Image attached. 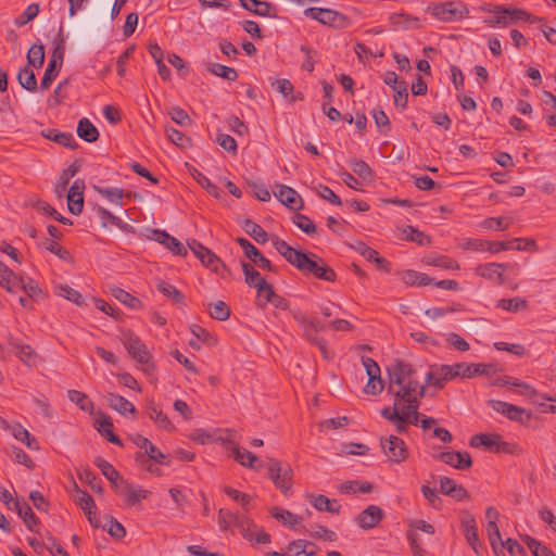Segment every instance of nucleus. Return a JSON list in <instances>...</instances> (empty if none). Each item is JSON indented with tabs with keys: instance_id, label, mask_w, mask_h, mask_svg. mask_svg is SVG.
Instances as JSON below:
<instances>
[{
	"instance_id": "0e129e2a",
	"label": "nucleus",
	"mask_w": 556,
	"mask_h": 556,
	"mask_svg": "<svg viewBox=\"0 0 556 556\" xmlns=\"http://www.w3.org/2000/svg\"><path fill=\"white\" fill-rule=\"evenodd\" d=\"M79 478L81 481L86 482L93 492H103L102 481L92 471L86 469L79 473Z\"/></svg>"
},
{
	"instance_id": "bb28decb",
	"label": "nucleus",
	"mask_w": 556,
	"mask_h": 556,
	"mask_svg": "<svg viewBox=\"0 0 556 556\" xmlns=\"http://www.w3.org/2000/svg\"><path fill=\"white\" fill-rule=\"evenodd\" d=\"M96 429L99 433L104 437L109 442L122 445L121 439L113 432V421L110 416L102 414L96 420Z\"/></svg>"
},
{
	"instance_id": "f704fd0d",
	"label": "nucleus",
	"mask_w": 556,
	"mask_h": 556,
	"mask_svg": "<svg viewBox=\"0 0 556 556\" xmlns=\"http://www.w3.org/2000/svg\"><path fill=\"white\" fill-rule=\"evenodd\" d=\"M77 135L87 142H94L99 138L97 127L86 117L81 118L77 125Z\"/></svg>"
},
{
	"instance_id": "4d7b16f0",
	"label": "nucleus",
	"mask_w": 556,
	"mask_h": 556,
	"mask_svg": "<svg viewBox=\"0 0 556 556\" xmlns=\"http://www.w3.org/2000/svg\"><path fill=\"white\" fill-rule=\"evenodd\" d=\"M193 178L198 184L203 187L211 195L219 198V189L217 186L211 182V180L198 169H193Z\"/></svg>"
},
{
	"instance_id": "2eb2a0df",
	"label": "nucleus",
	"mask_w": 556,
	"mask_h": 556,
	"mask_svg": "<svg viewBox=\"0 0 556 556\" xmlns=\"http://www.w3.org/2000/svg\"><path fill=\"white\" fill-rule=\"evenodd\" d=\"M142 451L143 453L139 452L136 454V462L141 466H144L148 460H152L159 465H170L169 457L163 454L150 440L147 442V445L143 446Z\"/></svg>"
},
{
	"instance_id": "7ed1b4c3",
	"label": "nucleus",
	"mask_w": 556,
	"mask_h": 556,
	"mask_svg": "<svg viewBox=\"0 0 556 556\" xmlns=\"http://www.w3.org/2000/svg\"><path fill=\"white\" fill-rule=\"evenodd\" d=\"M122 343L131 358L137 363V367L146 375L150 376L155 370L153 357L147 345L132 331H125L122 334Z\"/></svg>"
},
{
	"instance_id": "9d476101",
	"label": "nucleus",
	"mask_w": 556,
	"mask_h": 556,
	"mask_svg": "<svg viewBox=\"0 0 556 556\" xmlns=\"http://www.w3.org/2000/svg\"><path fill=\"white\" fill-rule=\"evenodd\" d=\"M469 10L466 4L458 2H445L433 8V15L442 21L462 20L467 16Z\"/></svg>"
},
{
	"instance_id": "774afa93",
	"label": "nucleus",
	"mask_w": 556,
	"mask_h": 556,
	"mask_svg": "<svg viewBox=\"0 0 556 556\" xmlns=\"http://www.w3.org/2000/svg\"><path fill=\"white\" fill-rule=\"evenodd\" d=\"M168 114L176 124L182 127L189 126L191 124V118L189 117L188 113L179 106L172 108Z\"/></svg>"
},
{
	"instance_id": "a878e982",
	"label": "nucleus",
	"mask_w": 556,
	"mask_h": 556,
	"mask_svg": "<svg viewBox=\"0 0 556 556\" xmlns=\"http://www.w3.org/2000/svg\"><path fill=\"white\" fill-rule=\"evenodd\" d=\"M147 414L149 418L153 420L160 428L167 431L174 430L175 427L170 419L152 400L148 402Z\"/></svg>"
},
{
	"instance_id": "8fccbe9b",
	"label": "nucleus",
	"mask_w": 556,
	"mask_h": 556,
	"mask_svg": "<svg viewBox=\"0 0 556 556\" xmlns=\"http://www.w3.org/2000/svg\"><path fill=\"white\" fill-rule=\"evenodd\" d=\"M208 314L216 320H227L230 317V308L224 301L208 304Z\"/></svg>"
},
{
	"instance_id": "338daca9",
	"label": "nucleus",
	"mask_w": 556,
	"mask_h": 556,
	"mask_svg": "<svg viewBox=\"0 0 556 556\" xmlns=\"http://www.w3.org/2000/svg\"><path fill=\"white\" fill-rule=\"evenodd\" d=\"M394 90V104L396 106H401L403 110L407 106L408 93H407V84L404 80H401V84L396 86Z\"/></svg>"
},
{
	"instance_id": "de8ad7c7",
	"label": "nucleus",
	"mask_w": 556,
	"mask_h": 556,
	"mask_svg": "<svg viewBox=\"0 0 556 556\" xmlns=\"http://www.w3.org/2000/svg\"><path fill=\"white\" fill-rule=\"evenodd\" d=\"M157 290L166 298L178 304H184L185 295L173 285L166 281H159Z\"/></svg>"
},
{
	"instance_id": "473e14b6",
	"label": "nucleus",
	"mask_w": 556,
	"mask_h": 556,
	"mask_svg": "<svg viewBox=\"0 0 556 556\" xmlns=\"http://www.w3.org/2000/svg\"><path fill=\"white\" fill-rule=\"evenodd\" d=\"M287 549L290 556H299L301 554L305 556L316 555L315 544L306 540L292 541L288 544Z\"/></svg>"
},
{
	"instance_id": "5fc2aeb1",
	"label": "nucleus",
	"mask_w": 556,
	"mask_h": 556,
	"mask_svg": "<svg viewBox=\"0 0 556 556\" xmlns=\"http://www.w3.org/2000/svg\"><path fill=\"white\" fill-rule=\"evenodd\" d=\"M35 207L38 212H41V213H45V214H48L50 216H52L55 220L64 224V225H72V222L62 216L61 214L58 213V211L55 208H53L48 202L46 201H37L36 204H35Z\"/></svg>"
},
{
	"instance_id": "7c9ffc66",
	"label": "nucleus",
	"mask_w": 556,
	"mask_h": 556,
	"mask_svg": "<svg viewBox=\"0 0 556 556\" xmlns=\"http://www.w3.org/2000/svg\"><path fill=\"white\" fill-rule=\"evenodd\" d=\"M106 402L111 408L115 409L122 415L136 412L134 404L119 394L108 393Z\"/></svg>"
},
{
	"instance_id": "0eeeda50",
	"label": "nucleus",
	"mask_w": 556,
	"mask_h": 556,
	"mask_svg": "<svg viewBox=\"0 0 556 556\" xmlns=\"http://www.w3.org/2000/svg\"><path fill=\"white\" fill-rule=\"evenodd\" d=\"M469 444L471 447H484L495 453H514L515 445L502 440L497 433H478L470 438Z\"/></svg>"
},
{
	"instance_id": "58836bf2",
	"label": "nucleus",
	"mask_w": 556,
	"mask_h": 556,
	"mask_svg": "<svg viewBox=\"0 0 556 556\" xmlns=\"http://www.w3.org/2000/svg\"><path fill=\"white\" fill-rule=\"evenodd\" d=\"M271 516L281 521L285 526H289L291 529H295L302 518L298 515L292 514L290 510L273 507L270 509Z\"/></svg>"
},
{
	"instance_id": "a19ab883",
	"label": "nucleus",
	"mask_w": 556,
	"mask_h": 556,
	"mask_svg": "<svg viewBox=\"0 0 556 556\" xmlns=\"http://www.w3.org/2000/svg\"><path fill=\"white\" fill-rule=\"evenodd\" d=\"M242 227L257 243H265L268 240L267 232L257 223L245 218L242 222Z\"/></svg>"
},
{
	"instance_id": "09e8293b",
	"label": "nucleus",
	"mask_w": 556,
	"mask_h": 556,
	"mask_svg": "<svg viewBox=\"0 0 556 556\" xmlns=\"http://www.w3.org/2000/svg\"><path fill=\"white\" fill-rule=\"evenodd\" d=\"M291 479H292V469L289 465H283L281 467V471L278 475L277 482H274L276 488H278L283 495H287L291 490Z\"/></svg>"
},
{
	"instance_id": "603ef678",
	"label": "nucleus",
	"mask_w": 556,
	"mask_h": 556,
	"mask_svg": "<svg viewBox=\"0 0 556 556\" xmlns=\"http://www.w3.org/2000/svg\"><path fill=\"white\" fill-rule=\"evenodd\" d=\"M522 540L533 556H556L551 549L532 536L526 535Z\"/></svg>"
},
{
	"instance_id": "f8f14e48",
	"label": "nucleus",
	"mask_w": 556,
	"mask_h": 556,
	"mask_svg": "<svg viewBox=\"0 0 556 556\" xmlns=\"http://www.w3.org/2000/svg\"><path fill=\"white\" fill-rule=\"evenodd\" d=\"M508 266L509 265L505 263H488L477 266L475 268V273L477 276L491 280L497 285H503L505 282L504 271Z\"/></svg>"
},
{
	"instance_id": "6e6d98bb",
	"label": "nucleus",
	"mask_w": 556,
	"mask_h": 556,
	"mask_svg": "<svg viewBox=\"0 0 556 556\" xmlns=\"http://www.w3.org/2000/svg\"><path fill=\"white\" fill-rule=\"evenodd\" d=\"M27 61L29 65L40 67L45 61V48L42 45H34L27 53Z\"/></svg>"
},
{
	"instance_id": "a18cd8bd",
	"label": "nucleus",
	"mask_w": 556,
	"mask_h": 556,
	"mask_svg": "<svg viewBox=\"0 0 556 556\" xmlns=\"http://www.w3.org/2000/svg\"><path fill=\"white\" fill-rule=\"evenodd\" d=\"M349 164L353 173H355L361 179L368 181L374 179V172L365 161L352 159Z\"/></svg>"
},
{
	"instance_id": "4468645a",
	"label": "nucleus",
	"mask_w": 556,
	"mask_h": 556,
	"mask_svg": "<svg viewBox=\"0 0 556 556\" xmlns=\"http://www.w3.org/2000/svg\"><path fill=\"white\" fill-rule=\"evenodd\" d=\"M85 181L76 179L67 193V208L74 215H79L84 207Z\"/></svg>"
},
{
	"instance_id": "13d9d810",
	"label": "nucleus",
	"mask_w": 556,
	"mask_h": 556,
	"mask_svg": "<svg viewBox=\"0 0 556 556\" xmlns=\"http://www.w3.org/2000/svg\"><path fill=\"white\" fill-rule=\"evenodd\" d=\"M111 536L114 539H123L126 535V530L121 522L113 517H106V523L103 526Z\"/></svg>"
},
{
	"instance_id": "39448f33",
	"label": "nucleus",
	"mask_w": 556,
	"mask_h": 556,
	"mask_svg": "<svg viewBox=\"0 0 556 556\" xmlns=\"http://www.w3.org/2000/svg\"><path fill=\"white\" fill-rule=\"evenodd\" d=\"M304 16L336 29L346 28L351 25L350 18L343 13L329 9L311 7L304 10Z\"/></svg>"
},
{
	"instance_id": "ea45409f",
	"label": "nucleus",
	"mask_w": 556,
	"mask_h": 556,
	"mask_svg": "<svg viewBox=\"0 0 556 556\" xmlns=\"http://www.w3.org/2000/svg\"><path fill=\"white\" fill-rule=\"evenodd\" d=\"M111 293L116 300L129 308L139 309L142 307V303L138 298L131 295L129 292L123 290L122 288L114 287L111 289Z\"/></svg>"
},
{
	"instance_id": "1a4fd4ad",
	"label": "nucleus",
	"mask_w": 556,
	"mask_h": 556,
	"mask_svg": "<svg viewBox=\"0 0 556 556\" xmlns=\"http://www.w3.org/2000/svg\"><path fill=\"white\" fill-rule=\"evenodd\" d=\"M488 405L495 412L506 416L509 420L513 421L526 424L531 418V414L528 413L526 409L507 402L490 400L488 401Z\"/></svg>"
},
{
	"instance_id": "3c124183",
	"label": "nucleus",
	"mask_w": 556,
	"mask_h": 556,
	"mask_svg": "<svg viewBox=\"0 0 556 556\" xmlns=\"http://www.w3.org/2000/svg\"><path fill=\"white\" fill-rule=\"evenodd\" d=\"M67 395L70 401L75 403L81 410H92L93 403L88 399V396L85 393L77 390H68Z\"/></svg>"
},
{
	"instance_id": "4c0bfd02",
	"label": "nucleus",
	"mask_w": 556,
	"mask_h": 556,
	"mask_svg": "<svg viewBox=\"0 0 556 556\" xmlns=\"http://www.w3.org/2000/svg\"><path fill=\"white\" fill-rule=\"evenodd\" d=\"M17 80L22 88L30 92H35L38 89L36 75L29 65L20 70L17 73Z\"/></svg>"
},
{
	"instance_id": "f03ea898",
	"label": "nucleus",
	"mask_w": 556,
	"mask_h": 556,
	"mask_svg": "<svg viewBox=\"0 0 556 556\" xmlns=\"http://www.w3.org/2000/svg\"><path fill=\"white\" fill-rule=\"evenodd\" d=\"M273 245L285 260L303 274H309L317 279L333 282L337 279L336 271L329 267L321 257L314 253H306L290 247L285 240L275 237Z\"/></svg>"
},
{
	"instance_id": "9b49d317",
	"label": "nucleus",
	"mask_w": 556,
	"mask_h": 556,
	"mask_svg": "<svg viewBox=\"0 0 556 556\" xmlns=\"http://www.w3.org/2000/svg\"><path fill=\"white\" fill-rule=\"evenodd\" d=\"M218 525L223 531H227L232 526L240 528L242 532L245 530H251L252 526L255 527L245 517L231 513L225 508H222L218 511Z\"/></svg>"
},
{
	"instance_id": "37998d69",
	"label": "nucleus",
	"mask_w": 556,
	"mask_h": 556,
	"mask_svg": "<svg viewBox=\"0 0 556 556\" xmlns=\"http://www.w3.org/2000/svg\"><path fill=\"white\" fill-rule=\"evenodd\" d=\"M528 301L525 298L516 296L513 299H501L497 301L496 307L507 312H519L526 309Z\"/></svg>"
},
{
	"instance_id": "aec40b11",
	"label": "nucleus",
	"mask_w": 556,
	"mask_h": 556,
	"mask_svg": "<svg viewBox=\"0 0 556 556\" xmlns=\"http://www.w3.org/2000/svg\"><path fill=\"white\" fill-rule=\"evenodd\" d=\"M462 528L465 533L466 540L468 544L472 547V549L479 554V547L481 546L479 543L478 529L476 525L475 517L466 513L462 518Z\"/></svg>"
},
{
	"instance_id": "5701e85b",
	"label": "nucleus",
	"mask_w": 556,
	"mask_h": 556,
	"mask_svg": "<svg viewBox=\"0 0 556 556\" xmlns=\"http://www.w3.org/2000/svg\"><path fill=\"white\" fill-rule=\"evenodd\" d=\"M154 240L159 243L165 245L169 251H172L174 254L179 256H186L187 255V249L184 247V244L176 239L175 237L170 236L164 230H154Z\"/></svg>"
},
{
	"instance_id": "f3484780",
	"label": "nucleus",
	"mask_w": 556,
	"mask_h": 556,
	"mask_svg": "<svg viewBox=\"0 0 556 556\" xmlns=\"http://www.w3.org/2000/svg\"><path fill=\"white\" fill-rule=\"evenodd\" d=\"M435 458L459 470L468 469L472 465L467 452H441Z\"/></svg>"
},
{
	"instance_id": "864d4df0",
	"label": "nucleus",
	"mask_w": 556,
	"mask_h": 556,
	"mask_svg": "<svg viewBox=\"0 0 556 556\" xmlns=\"http://www.w3.org/2000/svg\"><path fill=\"white\" fill-rule=\"evenodd\" d=\"M208 71L212 74L222 77L226 80L235 81L238 78V73L233 67H229L218 63L211 64Z\"/></svg>"
},
{
	"instance_id": "c9c22d12",
	"label": "nucleus",
	"mask_w": 556,
	"mask_h": 556,
	"mask_svg": "<svg viewBox=\"0 0 556 556\" xmlns=\"http://www.w3.org/2000/svg\"><path fill=\"white\" fill-rule=\"evenodd\" d=\"M80 166L81 164L79 161H74L66 169L61 173L59 181L55 185V192L59 193V195H61L62 192L66 190L71 178H73L78 173Z\"/></svg>"
},
{
	"instance_id": "c03bdc74",
	"label": "nucleus",
	"mask_w": 556,
	"mask_h": 556,
	"mask_svg": "<svg viewBox=\"0 0 556 556\" xmlns=\"http://www.w3.org/2000/svg\"><path fill=\"white\" fill-rule=\"evenodd\" d=\"M64 30L63 26H60L58 36H56V46L53 49L52 55L49 60V62H53L54 65H58L59 67L62 66L64 54H65V47H64Z\"/></svg>"
},
{
	"instance_id": "b1692460",
	"label": "nucleus",
	"mask_w": 556,
	"mask_h": 556,
	"mask_svg": "<svg viewBox=\"0 0 556 556\" xmlns=\"http://www.w3.org/2000/svg\"><path fill=\"white\" fill-rule=\"evenodd\" d=\"M13 509L18 517L23 519L27 529L34 531L35 527L39 523V519L36 517L30 506L25 501L15 500V502H13Z\"/></svg>"
},
{
	"instance_id": "393cba45",
	"label": "nucleus",
	"mask_w": 556,
	"mask_h": 556,
	"mask_svg": "<svg viewBox=\"0 0 556 556\" xmlns=\"http://www.w3.org/2000/svg\"><path fill=\"white\" fill-rule=\"evenodd\" d=\"M242 270L244 273L245 282L250 286L255 288L257 291H262L264 289H267L271 287L262 276L261 274L254 269L252 265L249 263L242 262L241 263Z\"/></svg>"
},
{
	"instance_id": "c85d7f7f",
	"label": "nucleus",
	"mask_w": 556,
	"mask_h": 556,
	"mask_svg": "<svg viewBox=\"0 0 556 556\" xmlns=\"http://www.w3.org/2000/svg\"><path fill=\"white\" fill-rule=\"evenodd\" d=\"M10 431L17 441L24 443L29 450L38 451L40 448L38 440L22 425L11 426Z\"/></svg>"
},
{
	"instance_id": "e2e57ef3",
	"label": "nucleus",
	"mask_w": 556,
	"mask_h": 556,
	"mask_svg": "<svg viewBox=\"0 0 556 556\" xmlns=\"http://www.w3.org/2000/svg\"><path fill=\"white\" fill-rule=\"evenodd\" d=\"M469 378H472L475 376H490L496 371V366L493 364L469 363Z\"/></svg>"
},
{
	"instance_id": "49530a36",
	"label": "nucleus",
	"mask_w": 556,
	"mask_h": 556,
	"mask_svg": "<svg viewBox=\"0 0 556 556\" xmlns=\"http://www.w3.org/2000/svg\"><path fill=\"white\" fill-rule=\"evenodd\" d=\"M42 245L45 247V249L47 251H49L52 254L56 255L60 260L65 261L67 263H73L74 260H73V256L70 253V251L66 250L65 248H63L62 245H60L54 240L46 239L42 242Z\"/></svg>"
},
{
	"instance_id": "a211bd4d",
	"label": "nucleus",
	"mask_w": 556,
	"mask_h": 556,
	"mask_svg": "<svg viewBox=\"0 0 556 556\" xmlns=\"http://www.w3.org/2000/svg\"><path fill=\"white\" fill-rule=\"evenodd\" d=\"M240 3L245 10L255 15L274 18L278 16L277 8L269 2L260 0H240Z\"/></svg>"
},
{
	"instance_id": "ddd939ff",
	"label": "nucleus",
	"mask_w": 556,
	"mask_h": 556,
	"mask_svg": "<svg viewBox=\"0 0 556 556\" xmlns=\"http://www.w3.org/2000/svg\"><path fill=\"white\" fill-rule=\"evenodd\" d=\"M384 518L383 510L377 505H369L355 518L356 523L364 530L375 528Z\"/></svg>"
},
{
	"instance_id": "680f3d73",
	"label": "nucleus",
	"mask_w": 556,
	"mask_h": 556,
	"mask_svg": "<svg viewBox=\"0 0 556 556\" xmlns=\"http://www.w3.org/2000/svg\"><path fill=\"white\" fill-rule=\"evenodd\" d=\"M293 223L305 233L313 235L316 232V226L313 220L306 215L296 213L293 218Z\"/></svg>"
},
{
	"instance_id": "bf43d9fd",
	"label": "nucleus",
	"mask_w": 556,
	"mask_h": 556,
	"mask_svg": "<svg viewBox=\"0 0 556 556\" xmlns=\"http://www.w3.org/2000/svg\"><path fill=\"white\" fill-rule=\"evenodd\" d=\"M60 68L61 67H59L58 65H54L53 62L48 63V66L43 74V77L41 78V81H40L41 91L49 89V87L51 86V83L56 78V76L60 72Z\"/></svg>"
},
{
	"instance_id": "79ce46f5",
	"label": "nucleus",
	"mask_w": 556,
	"mask_h": 556,
	"mask_svg": "<svg viewBox=\"0 0 556 556\" xmlns=\"http://www.w3.org/2000/svg\"><path fill=\"white\" fill-rule=\"evenodd\" d=\"M93 190L105 198L111 203L122 206L123 205V197H124V190L122 188L117 187H111V188H103L99 186H93Z\"/></svg>"
},
{
	"instance_id": "6e6552de",
	"label": "nucleus",
	"mask_w": 556,
	"mask_h": 556,
	"mask_svg": "<svg viewBox=\"0 0 556 556\" xmlns=\"http://www.w3.org/2000/svg\"><path fill=\"white\" fill-rule=\"evenodd\" d=\"M381 447L384 455L392 463L400 464L408 456V451L405 442L396 435H389L381 439Z\"/></svg>"
},
{
	"instance_id": "cd10ccee",
	"label": "nucleus",
	"mask_w": 556,
	"mask_h": 556,
	"mask_svg": "<svg viewBox=\"0 0 556 556\" xmlns=\"http://www.w3.org/2000/svg\"><path fill=\"white\" fill-rule=\"evenodd\" d=\"M45 138L54 141L63 147L70 148L72 150L77 148V142L74 136L71 132H62L58 129L49 128L42 131Z\"/></svg>"
},
{
	"instance_id": "6ab92c4d",
	"label": "nucleus",
	"mask_w": 556,
	"mask_h": 556,
	"mask_svg": "<svg viewBox=\"0 0 556 556\" xmlns=\"http://www.w3.org/2000/svg\"><path fill=\"white\" fill-rule=\"evenodd\" d=\"M76 504L85 511L89 522L98 528L99 523L96 518L97 506L94 500L86 491L77 489L76 491Z\"/></svg>"
},
{
	"instance_id": "69168bd1",
	"label": "nucleus",
	"mask_w": 556,
	"mask_h": 556,
	"mask_svg": "<svg viewBox=\"0 0 556 556\" xmlns=\"http://www.w3.org/2000/svg\"><path fill=\"white\" fill-rule=\"evenodd\" d=\"M21 290L24 291L30 299H37L41 294L40 287L30 277H23Z\"/></svg>"
},
{
	"instance_id": "c756f323",
	"label": "nucleus",
	"mask_w": 556,
	"mask_h": 556,
	"mask_svg": "<svg viewBox=\"0 0 556 556\" xmlns=\"http://www.w3.org/2000/svg\"><path fill=\"white\" fill-rule=\"evenodd\" d=\"M94 465L101 470L102 475L111 482L113 488H117L118 481L124 483L125 480L121 477L119 472L108 460L98 457Z\"/></svg>"
},
{
	"instance_id": "4be33fe9",
	"label": "nucleus",
	"mask_w": 556,
	"mask_h": 556,
	"mask_svg": "<svg viewBox=\"0 0 556 556\" xmlns=\"http://www.w3.org/2000/svg\"><path fill=\"white\" fill-rule=\"evenodd\" d=\"M231 445L232 456L240 465L256 470H260L263 467V463L252 452L241 448L233 443H231Z\"/></svg>"
},
{
	"instance_id": "423d86ee",
	"label": "nucleus",
	"mask_w": 556,
	"mask_h": 556,
	"mask_svg": "<svg viewBox=\"0 0 556 556\" xmlns=\"http://www.w3.org/2000/svg\"><path fill=\"white\" fill-rule=\"evenodd\" d=\"M290 313L302 329V338L313 345L320 338L318 333L326 329V325L299 308L290 309Z\"/></svg>"
},
{
	"instance_id": "20e7f679",
	"label": "nucleus",
	"mask_w": 556,
	"mask_h": 556,
	"mask_svg": "<svg viewBox=\"0 0 556 556\" xmlns=\"http://www.w3.org/2000/svg\"><path fill=\"white\" fill-rule=\"evenodd\" d=\"M469 363H456L454 365H433L426 375V382L438 389H442L447 381L456 378H469Z\"/></svg>"
},
{
	"instance_id": "412c9836",
	"label": "nucleus",
	"mask_w": 556,
	"mask_h": 556,
	"mask_svg": "<svg viewBox=\"0 0 556 556\" xmlns=\"http://www.w3.org/2000/svg\"><path fill=\"white\" fill-rule=\"evenodd\" d=\"M278 192H275V197L287 207L291 210H301L303 201L299 197L298 192L291 187L279 185Z\"/></svg>"
},
{
	"instance_id": "052dcab7",
	"label": "nucleus",
	"mask_w": 556,
	"mask_h": 556,
	"mask_svg": "<svg viewBox=\"0 0 556 556\" xmlns=\"http://www.w3.org/2000/svg\"><path fill=\"white\" fill-rule=\"evenodd\" d=\"M264 303H271L276 308L287 311L290 308L289 301L277 294L273 287L267 288V299H264Z\"/></svg>"
},
{
	"instance_id": "2f4dec72",
	"label": "nucleus",
	"mask_w": 556,
	"mask_h": 556,
	"mask_svg": "<svg viewBox=\"0 0 556 556\" xmlns=\"http://www.w3.org/2000/svg\"><path fill=\"white\" fill-rule=\"evenodd\" d=\"M311 504L319 511L331 514H339L341 509V505L336 500H329L321 494L311 496Z\"/></svg>"
},
{
	"instance_id": "72a5a7b5",
	"label": "nucleus",
	"mask_w": 556,
	"mask_h": 556,
	"mask_svg": "<svg viewBox=\"0 0 556 556\" xmlns=\"http://www.w3.org/2000/svg\"><path fill=\"white\" fill-rule=\"evenodd\" d=\"M490 12H492L494 14V17L493 18H489V20H485V23L491 26V27H495V26H501V27H506L508 26L509 24H511V21H510V12H509V8H505L503 5H495L492 10H490Z\"/></svg>"
},
{
	"instance_id": "e433bc0d",
	"label": "nucleus",
	"mask_w": 556,
	"mask_h": 556,
	"mask_svg": "<svg viewBox=\"0 0 556 556\" xmlns=\"http://www.w3.org/2000/svg\"><path fill=\"white\" fill-rule=\"evenodd\" d=\"M121 493L126 497L127 503L134 506L141 500L147 498L150 492L143 489H136L132 484L125 481Z\"/></svg>"
},
{
	"instance_id": "dca6fc26",
	"label": "nucleus",
	"mask_w": 556,
	"mask_h": 556,
	"mask_svg": "<svg viewBox=\"0 0 556 556\" xmlns=\"http://www.w3.org/2000/svg\"><path fill=\"white\" fill-rule=\"evenodd\" d=\"M236 242L241 247L245 256L262 269L273 270L271 263L248 239L238 237Z\"/></svg>"
},
{
	"instance_id": "f257e3e1",
	"label": "nucleus",
	"mask_w": 556,
	"mask_h": 556,
	"mask_svg": "<svg viewBox=\"0 0 556 556\" xmlns=\"http://www.w3.org/2000/svg\"><path fill=\"white\" fill-rule=\"evenodd\" d=\"M389 376L388 393L403 401L401 414L408 425L417 426L424 415L418 412L420 399L425 396L426 387L415 380V369L404 361L395 359L387 368Z\"/></svg>"
}]
</instances>
